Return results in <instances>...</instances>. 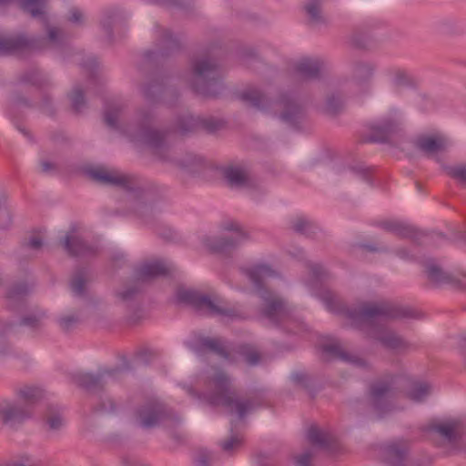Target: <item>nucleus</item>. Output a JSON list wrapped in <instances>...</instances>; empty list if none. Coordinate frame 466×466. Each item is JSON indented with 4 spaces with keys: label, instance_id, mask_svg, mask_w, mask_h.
<instances>
[{
    "label": "nucleus",
    "instance_id": "1",
    "mask_svg": "<svg viewBox=\"0 0 466 466\" xmlns=\"http://www.w3.org/2000/svg\"><path fill=\"white\" fill-rule=\"evenodd\" d=\"M123 110L124 105L120 102L107 103L104 112L106 125L123 133L131 141L147 146L159 160L177 169L179 178L184 183L190 177L199 176L207 168L204 157L191 152H177L167 144L165 133L150 127L153 119L150 110H139L137 126L127 127L119 124Z\"/></svg>",
    "mask_w": 466,
    "mask_h": 466
},
{
    "label": "nucleus",
    "instance_id": "2",
    "mask_svg": "<svg viewBox=\"0 0 466 466\" xmlns=\"http://www.w3.org/2000/svg\"><path fill=\"white\" fill-rule=\"evenodd\" d=\"M347 317L351 324L361 329H370L368 335L394 353H403L410 347L402 336L390 329H374L372 326L380 321L394 319H420V315L409 306L394 302H364L358 308L347 310Z\"/></svg>",
    "mask_w": 466,
    "mask_h": 466
},
{
    "label": "nucleus",
    "instance_id": "3",
    "mask_svg": "<svg viewBox=\"0 0 466 466\" xmlns=\"http://www.w3.org/2000/svg\"><path fill=\"white\" fill-rule=\"evenodd\" d=\"M204 383L205 390L201 393H198L191 387H187V393L206 400L212 406H223L229 413H236L240 420L258 406L252 399H238L232 388L231 379L220 369L212 368L208 370Z\"/></svg>",
    "mask_w": 466,
    "mask_h": 466
},
{
    "label": "nucleus",
    "instance_id": "4",
    "mask_svg": "<svg viewBox=\"0 0 466 466\" xmlns=\"http://www.w3.org/2000/svg\"><path fill=\"white\" fill-rule=\"evenodd\" d=\"M240 271L250 281L255 292L262 300L261 316L273 327L291 323V309L288 302L266 288V280L278 278L279 273L271 266L264 263L241 268Z\"/></svg>",
    "mask_w": 466,
    "mask_h": 466
},
{
    "label": "nucleus",
    "instance_id": "5",
    "mask_svg": "<svg viewBox=\"0 0 466 466\" xmlns=\"http://www.w3.org/2000/svg\"><path fill=\"white\" fill-rule=\"evenodd\" d=\"M240 96L243 101L261 111L272 112L282 122L294 128H297L306 116L304 104L289 91L280 93L274 101L255 87L244 91Z\"/></svg>",
    "mask_w": 466,
    "mask_h": 466
},
{
    "label": "nucleus",
    "instance_id": "6",
    "mask_svg": "<svg viewBox=\"0 0 466 466\" xmlns=\"http://www.w3.org/2000/svg\"><path fill=\"white\" fill-rule=\"evenodd\" d=\"M187 81L196 94L205 97H216L224 88L218 62L210 53L191 59Z\"/></svg>",
    "mask_w": 466,
    "mask_h": 466
},
{
    "label": "nucleus",
    "instance_id": "7",
    "mask_svg": "<svg viewBox=\"0 0 466 466\" xmlns=\"http://www.w3.org/2000/svg\"><path fill=\"white\" fill-rule=\"evenodd\" d=\"M176 299L179 303L188 305L197 311L210 316H218L231 320L244 318L239 307L231 306L219 298L212 299L195 289H178L176 292Z\"/></svg>",
    "mask_w": 466,
    "mask_h": 466
},
{
    "label": "nucleus",
    "instance_id": "8",
    "mask_svg": "<svg viewBox=\"0 0 466 466\" xmlns=\"http://www.w3.org/2000/svg\"><path fill=\"white\" fill-rule=\"evenodd\" d=\"M17 397L15 401H0V420L11 428L31 418L33 406L43 397V390L35 386H24L17 390Z\"/></svg>",
    "mask_w": 466,
    "mask_h": 466
},
{
    "label": "nucleus",
    "instance_id": "9",
    "mask_svg": "<svg viewBox=\"0 0 466 466\" xmlns=\"http://www.w3.org/2000/svg\"><path fill=\"white\" fill-rule=\"evenodd\" d=\"M46 27L47 36H28L25 34L0 35V55L9 56L22 51H43L47 48L48 43L60 45L62 32L58 27L42 22Z\"/></svg>",
    "mask_w": 466,
    "mask_h": 466
},
{
    "label": "nucleus",
    "instance_id": "10",
    "mask_svg": "<svg viewBox=\"0 0 466 466\" xmlns=\"http://www.w3.org/2000/svg\"><path fill=\"white\" fill-rule=\"evenodd\" d=\"M155 48L144 53L147 63H160L182 49V36L172 30L155 25Z\"/></svg>",
    "mask_w": 466,
    "mask_h": 466
},
{
    "label": "nucleus",
    "instance_id": "11",
    "mask_svg": "<svg viewBox=\"0 0 466 466\" xmlns=\"http://www.w3.org/2000/svg\"><path fill=\"white\" fill-rule=\"evenodd\" d=\"M168 272L169 268L164 261L156 260L145 263L135 269L130 283L124 290L118 291L116 295L122 301H131L142 292L145 282L160 276H166Z\"/></svg>",
    "mask_w": 466,
    "mask_h": 466
},
{
    "label": "nucleus",
    "instance_id": "12",
    "mask_svg": "<svg viewBox=\"0 0 466 466\" xmlns=\"http://www.w3.org/2000/svg\"><path fill=\"white\" fill-rule=\"evenodd\" d=\"M432 430L437 432L448 455L466 454V423L452 419L435 424Z\"/></svg>",
    "mask_w": 466,
    "mask_h": 466
},
{
    "label": "nucleus",
    "instance_id": "13",
    "mask_svg": "<svg viewBox=\"0 0 466 466\" xmlns=\"http://www.w3.org/2000/svg\"><path fill=\"white\" fill-rule=\"evenodd\" d=\"M223 228L232 232V236L220 237L205 235L201 238L202 244L212 252H228L233 250L250 239L248 232L244 230L238 221H228Z\"/></svg>",
    "mask_w": 466,
    "mask_h": 466
},
{
    "label": "nucleus",
    "instance_id": "14",
    "mask_svg": "<svg viewBox=\"0 0 466 466\" xmlns=\"http://www.w3.org/2000/svg\"><path fill=\"white\" fill-rule=\"evenodd\" d=\"M141 91L144 98L149 103L161 101L168 106H173L179 98V93L170 84V78L162 74H157L150 83L142 86Z\"/></svg>",
    "mask_w": 466,
    "mask_h": 466
},
{
    "label": "nucleus",
    "instance_id": "15",
    "mask_svg": "<svg viewBox=\"0 0 466 466\" xmlns=\"http://www.w3.org/2000/svg\"><path fill=\"white\" fill-rule=\"evenodd\" d=\"M127 370V368L117 366L114 368H99L96 373L79 372L74 376L76 383L89 392L102 390L106 385L116 381Z\"/></svg>",
    "mask_w": 466,
    "mask_h": 466
},
{
    "label": "nucleus",
    "instance_id": "16",
    "mask_svg": "<svg viewBox=\"0 0 466 466\" xmlns=\"http://www.w3.org/2000/svg\"><path fill=\"white\" fill-rule=\"evenodd\" d=\"M380 227L400 238H411L420 244L438 246L446 240V236L440 232H420L410 224L396 220L382 221Z\"/></svg>",
    "mask_w": 466,
    "mask_h": 466
},
{
    "label": "nucleus",
    "instance_id": "17",
    "mask_svg": "<svg viewBox=\"0 0 466 466\" xmlns=\"http://www.w3.org/2000/svg\"><path fill=\"white\" fill-rule=\"evenodd\" d=\"M172 415L171 410L163 402L151 400L137 409L135 418L141 428L153 429L171 419Z\"/></svg>",
    "mask_w": 466,
    "mask_h": 466
},
{
    "label": "nucleus",
    "instance_id": "18",
    "mask_svg": "<svg viewBox=\"0 0 466 466\" xmlns=\"http://www.w3.org/2000/svg\"><path fill=\"white\" fill-rule=\"evenodd\" d=\"M394 377L374 382L370 389V398L377 419H382L393 410Z\"/></svg>",
    "mask_w": 466,
    "mask_h": 466
},
{
    "label": "nucleus",
    "instance_id": "19",
    "mask_svg": "<svg viewBox=\"0 0 466 466\" xmlns=\"http://www.w3.org/2000/svg\"><path fill=\"white\" fill-rule=\"evenodd\" d=\"M370 134L368 141L386 143L391 137L402 131V119L397 109L370 125Z\"/></svg>",
    "mask_w": 466,
    "mask_h": 466
},
{
    "label": "nucleus",
    "instance_id": "20",
    "mask_svg": "<svg viewBox=\"0 0 466 466\" xmlns=\"http://www.w3.org/2000/svg\"><path fill=\"white\" fill-rule=\"evenodd\" d=\"M377 66L373 62L364 60L352 62L350 73L355 96L370 94Z\"/></svg>",
    "mask_w": 466,
    "mask_h": 466
},
{
    "label": "nucleus",
    "instance_id": "21",
    "mask_svg": "<svg viewBox=\"0 0 466 466\" xmlns=\"http://www.w3.org/2000/svg\"><path fill=\"white\" fill-rule=\"evenodd\" d=\"M86 174L101 185L119 187L127 190L133 189L131 186L132 177L116 171H107L103 167H90L86 170Z\"/></svg>",
    "mask_w": 466,
    "mask_h": 466
},
{
    "label": "nucleus",
    "instance_id": "22",
    "mask_svg": "<svg viewBox=\"0 0 466 466\" xmlns=\"http://www.w3.org/2000/svg\"><path fill=\"white\" fill-rule=\"evenodd\" d=\"M410 441L404 438L392 440L381 446V453L390 466H404Z\"/></svg>",
    "mask_w": 466,
    "mask_h": 466
},
{
    "label": "nucleus",
    "instance_id": "23",
    "mask_svg": "<svg viewBox=\"0 0 466 466\" xmlns=\"http://www.w3.org/2000/svg\"><path fill=\"white\" fill-rule=\"evenodd\" d=\"M223 126V122L214 117H200L192 115H185L177 119V128L180 133L186 134L198 128H203L208 132H214Z\"/></svg>",
    "mask_w": 466,
    "mask_h": 466
},
{
    "label": "nucleus",
    "instance_id": "24",
    "mask_svg": "<svg viewBox=\"0 0 466 466\" xmlns=\"http://www.w3.org/2000/svg\"><path fill=\"white\" fill-rule=\"evenodd\" d=\"M60 244L71 257H86L96 254L97 250L96 247L75 235H66L60 239Z\"/></svg>",
    "mask_w": 466,
    "mask_h": 466
},
{
    "label": "nucleus",
    "instance_id": "25",
    "mask_svg": "<svg viewBox=\"0 0 466 466\" xmlns=\"http://www.w3.org/2000/svg\"><path fill=\"white\" fill-rule=\"evenodd\" d=\"M322 350L330 358L339 360L354 367L360 369H369L370 367L367 360L360 357L359 355L344 350L339 344L333 343L324 345Z\"/></svg>",
    "mask_w": 466,
    "mask_h": 466
},
{
    "label": "nucleus",
    "instance_id": "26",
    "mask_svg": "<svg viewBox=\"0 0 466 466\" xmlns=\"http://www.w3.org/2000/svg\"><path fill=\"white\" fill-rule=\"evenodd\" d=\"M415 147L427 157H433L439 152L446 150L448 140L440 136H420L414 141Z\"/></svg>",
    "mask_w": 466,
    "mask_h": 466
},
{
    "label": "nucleus",
    "instance_id": "27",
    "mask_svg": "<svg viewBox=\"0 0 466 466\" xmlns=\"http://www.w3.org/2000/svg\"><path fill=\"white\" fill-rule=\"evenodd\" d=\"M127 18V12L118 6L108 7L103 11L100 25L109 41L113 40L114 25Z\"/></svg>",
    "mask_w": 466,
    "mask_h": 466
},
{
    "label": "nucleus",
    "instance_id": "28",
    "mask_svg": "<svg viewBox=\"0 0 466 466\" xmlns=\"http://www.w3.org/2000/svg\"><path fill=\"white\" fill-rule=\"evenodd\" d=\"M188 347L198 355H203L210 351L226 360L229 357V353L218 339L201 338L197 341L188 343Z\"/></svg>",
    "mask_w": 466,
    "mask_h": 466
},
{
    "label": "nucleus",
    "instance_id": "29",
    "mask_svg": "<svg viewBox=\"0 0 466 466\" xmlns=\"http://www.w3.org/2000/svg\"><path fill=\"white\" fill-rule=\"evenodd\" d=\"M324 63L319 58H302L295 65V72L305 80H315L320 77Z\"/></svg>",
    "mask_w": 466,
    "mask_h": 466
},
{
    "label": "nucleus",
    "instance_id": "30",
    "mask_svg": "<svg viewBox=\"0 0 466 466\" xmlns=\"http://www.w3.org/2000/svg\"><path fill=\"white\" fill-rule=\"evenodd\" d=\"M11 106L14 107L16 106H25L28 108L36 107L41 113L46 116H53L55 114V107L53 105V101L48 95H43L41 102L37 105L32 103L27 98L21 96L19 93L14 94L11 99Z\"/></svg>",
    "mask_w": 466,
    "mask_h": 466
},
{
    "label": "nucleus",
    "instance_id": "31",
    "mask_svg": "<svg viewBox=\"0 0 466 466\" xmlns=\"http://www.w3.org/2000/svg\"><path fill=\"white\" fill-rule=\"evenodd\" d=\"M424 271L429 280L436 285H449L451 271L444 270L433 258H428L423 263Z\"/></svg>",
    "mask_w": 466,
    "mask_h": 466
},
{
    "label": "nucleus",
    "instance_id": "32",
    "mask_svg": "<svg viewBox=\"0 0 466 466\" xmlns=\"http://www.w3.org/2000/svg\"><path fill=\"white\" fill-rule=\"evenodd\" d=\"M224 177L231 187L240 188L248 185L249 178L246 169L238 166H229L223 170Z\"/></svg>",
    "mask_w": 466,
    "mask_h": 466
},
{
    "label": "nucleus",
    "instance_id": "33",
    "mask_svg": "<svg viewBox=\"0 0 466 466\" xmlns=\"http://www.w3.org/2000/svg\"><path fill=\"white\" fill-rule=\"evenodd\" d=\"M307 439L314 446L324 450H330L335 443V439L330 433L317 426H311L308 430Z\"/></svg>",
    "mask_w": 466,
    "mask_h": 466
},
{
    "label": "nucleus",
    "instance_id": "34",
    "mask_svg": "<svg viewBox=\"0 0 466 466\" xmlns=\"http://www.w3.org/2000/svg\"><path fill=\"white\" fill-rule=\"evenodd\" d=\"M46 0H19V7L33 18L47 23Z\"/></svg>",
    "mask_w": 466,
    "mask_h": 466
},
{
    "label": "nucleus",
    "instance_id": "35",
    "mask_svg": "<svg viewBox=\"0 0 466 466\" xmlns=\"http://www.w3.org/2000/svg\"><path fill=\"white\" fill-rule=\"evenodd\" d=\"M432 391L433 387L431 383L426 381H416L411 384L407 395L410 400L420 403L425 401Z\"/></svg>",
    "mask_w": 466,
    "mask_h": 466
},
{
    "label": "nucleus",
    "instance_id": "36",
    "mask_svg": "<svg viewBox=\"0 0 466 466\" xmlns=\"http://www.w3.org/2000/svg\"><path fill=\"white\" fill-rule=\"evenodd\" d=\"M46 318L47 315L44 309L35 308L21 319L20 325L28 327L31 329H39L42 328Z\"/></svg>",
    "mask_w": 466,
    "mask_h": 466
},
{
    "label": "nucleus",
    "instance_id": "37",
    "mask_svg": "<svg viewBox=\"0 0 466 466\" xmlns=\"http://www.w3.org/2000/svg\"><path fill=\"white\" fill-rule=\"evenodd\" d=\"M87 283V271L85 268L78 269L70 281V288L76 297H84Z\"/></svg>",
    "mask_w": 466,
    "mask_h": 466
},
{
    "label": "nucleus",
    "instance_id": "38",
    "mask_svg": "<svg viewBox=\"0 0 466 466\" xmlns=\"http://www.w3.org/2000/svg\"><path fill=\"white\" fill-rule=\"evenodd\" d=\"M291 228L296 233L309 238L313 237L318 230L316 225L303 217L295 218L292 221Z\"/></svg>",
    "mask_w": 466,
    "mask_h": 466
},
{
    "label": "nucleus",
    "instance_id": "39",
    "mask_svg": "<svg viewBox=\"0 0 466 466\" xmlns=\"http://www.w3.org/2000/svg\"><path fill=\"white\" fill-rule=\"evenodd\" d=\"M21 83L31 84L38 87H44L49 85V80L46 76L37 69H32L20 76Z\"/></svg>",
    "mask_w": 466,
    "mask_h": 466
},
{
    "label": "nucleus",
    "instance_id": "40",
    "mask_svg": "<svg viewBox=\"0 0 466 466\" xmlns=\"http://www.w3.org/2000/svg\"><path fill=\"white\" fill-rule=\"evenodd\" d=\"M238 353L243 357L245 362L249 366H256L260 362V354L253 345H239Z\"/></svg>",
    "mask_w": 466,
    "mask_h": 466
},
{
    "label": "nucleus",
    "instance_id": "41",
    "mask_svg": "<svg viewBox=\"0 0 466 466\" xmlns=\"http://www.w3.org/2000/svg\"><path fill=\"white\" fill-rule=\"evenodd\" d=\"M322 0H308L304 8L305 11L313 24L324 23V17L321 15Z\"/></svg>",
    "mask_w": 466,
    "mask_h": 466
},
{
    "label": "nucleus",
    "instance_id": "42",
    "mask_svg": "<svg viewBox=\"0 0 466 466\" xmlns=\"http://www.w3.org/2000/svg\"><path fill=\"white\" fill-rule=\"evenodd\" d=\"M345 96L338 93H332L327 97L325 110L329 115L339 114L344 107Z\"/></svg>",
    "mask_w": 466,
    "mask_h": 466
},
{
    "label": "nucleus",
    "instance_id": "43",
    "mask_svg": "<svg viewBox=\"0 0 466 466\" xmlns=\"http://www.w3.org/2000/svg\"><path fill=\"white\" fill-rule=\"evenodd\" d=\"M315 451L312 448H307L302 451L292 455L294 466H314L313 458Z\"/></svg>",
    "mask_w": 466,
    "mask_h": 466
},
{
    "label": "nucleus",
    "instance_id": "44",
    "mask_svg": "<svg viewBox=\"0 0 466 466\" xmlns=\"http://www.w3.org/2000/svg\"><path fill=\"white\" fill-rule=\"evenodd\" d=\"M235 421L230 422L231 436L228 440L220 442L221 450L230 454L235 449L238 448L242 443V439L239 435L234 433Z\"/></svg>",
    "mask_w": 466,
    "mask_h": 466
},
{
    "label": "nucleus",
    "instance_id": "45",
    "mask_svg": "<svg viewBox=\"0 0 466 466\" xmlns=\"http://www.w3.org/2000/svg\"><path fill=\"white\" fill-rule=\"evenodd\" d=\"M32 289V287L25 282H20L13 285L8 293L7 299L10 301H16L22 299Z\"/></svg>",
    "mask_w": 466,
    "mask_h": 466
},
{
    "label": "nucleus",
    "instance_id": "46",
    "mask_svg": "<svg viewBox=\"0 0 466 466\" xmlns=\"http://www.w3.org/2000/svg\"><path fill=\"white\" fill-rule=\"evenodd\" d=\"M66 19L68 23L77 27L85 26L86 20L84 11L76 6L69 8Z\"/></svg>",
    "mask_w": 466,
    "mask_h": 466
},
{
    "label": "nucleus",
    "instance_id": "47",
    "mask_svg": "<svg viewBox=\"0 0 466 466\" xmlns=\"http://www.w3.org/2000/svg\"><path fill=\"white\" fill-rule=\"evenodd\" d=\"M70 100L73 109L79 113L81 112L85 106H86V99L85 95L81 87L76 86L74 87L71 95H70Z\"/></svg>",
    "mask_w": 466,
    "mask_h": 466
},
{
    "label": "nucleus",
    "instance_id": "48",
    "mask_svg": "<svg viewBox=\"0 0 466 466\" xmlns=\"http://www.w3.org/2000/svg\"><path fill=\"white\" fill-rule=\"evenodd\" d=\"M444 169L450 177L466 186V165L444 167Z\"/></svg>",
    "mask_w": 466,
    "mask_h": 466
},
{
    "label": "nucleus",
    "instance_id": "49",
    "mask_svg": "<svg viewBox=\"0 0 466 466\" xmlns=\"http://www.w3.org/2000/svg\"><path fill=\"white\" fill-rule=\"evenodd\" d=\"M158 2L169 8L188 10L195 6L196 0H158Z\"/></svg>",
    "mask_w": 466,
    "mask_h": 466
},
{
    "label": "nucleus",
    "instance_id": "50",
    "mask_svg": "<svg viewBox=\"0 0 466 466\" xmlns=\"http://www.w3.org/2000/svg\"><path fill=\"white\" fill-rule=\"evenodd\" d=\"M449 285L458 289H466V271L462 269L452 271Z\"/></svg>",
    "mask_w": 466,
    "mask_h": 466
},
{
    "label": "nucleus",
    "instance_id": "51",
    "mask_svg": "<svg viewBox=\"0 0 466 466\" xmlns=\"http://www.w3.org/2000/svg\"><path fill=\"white\" fill-rule=\"evenodd\" d=\"M439 28L445 34H454L461 32V28L459 23L452 18H444L439 22Z\"/></svg>",
    "mask_w": 466,
    "mask_h": 466
},
{
    "label": "nucleus",
    "instance_id": "52",
    "mask_svg": "<svg viewBox=\"0 0 466 466\" xmlns=\"http://www.w3.org/2000/svg\"><path fill=\"white\" fill-rule=\"evenodd\" d=\"M350 170L360 179L367 182L370 185H373L370 170L369 167L363 165L352 166Z\"/></svg>",
    "mask_w": 466,
    "mask_h": 466
},
{
    "label": "nucleus",
    "instance_id": "53",
    "mask_svg": "<svg viewBox=\"0 0 466 466\" xmlns=\"http://www.w3.org/2000/svg\"><path fill=\"white\" fill-rule=\"evenodd\" d=\"M96 412L112 414L116 410V405L111 398H105L95 408Z\"/></svg>",
    "mask_w": 466,
    "mask_h": 466
},
{
    "label": "nucleus",
    "instance_id": "54",
    "mask_svg": "<svg viewBox=\"0 0 466 466\" xmlns=\"http://www.w3.org/2000/svg\"><path fill=\"white\" fill-rule=\"evenodd\" d=\"M46 423L50 431H58L63 426V419L57 412H54L50 410L49 414L46 418Z\"/></svg>",
    "mask_w": 466,
    "mask_h": 466
},
{
    "label": "nucleus",
    "instance_id": "55",
    "mask_svg": "<svg viewBox=\"0 0 466 466\" xmlns=\"http://www.w3.org/2000/svg\"><path fill=\"white\" fill-rule=\"evenodd\" d=\"M78 317L73 314L61 316L57 319L59 327L64 331L71 330L78 323Z\"/></svg>",
    "mask_w": 466,
    "mask_h": 466
},
{
    "label": "nucleus",
    "instance_id": "56",
    "mask_svg": "<svg viewBox=\"0 0 466 466\" xmlns=\"http://www.w3.org/2000/svg\"><path fill=\"white\" fill-rule=\"evenodd\" d=\"M308 267L310 269L312 277L318 281L325 279L329 275L326 268L320 264L308 263Z\"/></svg>",
    "mask_w": 466,
    "mask_h": 466
},
{
    "label": "nucleus",
    "instance_id": "57",
    "mask_svg": "<svg viewBox=\"0 0 466 466\" xmlns=\"http://www.w3.org/2000/svg\"><path fill=\"white\" fill-rule=\"evenodd\" d=\"M292 381L305 390H309L311 380L304 372H295L291 375Z\"/></svg>",
    "mask_w": 466,
    "mask_h": 466
},
{
    "label": "nucleus",
    "instance_id": "58",
    "mask_svg": "<svg viewBox=\"0 0 466 466\" xmlns=\"http://www.w3.org/2000/svg\"><path fill=\"white\" fill-rule=\"evenodd\" d=\"M81 66L86 72L89 73L90 76L94 77L96 76V71L98 67L97 60L95 56H88L81 62Z\"/></svg>",
    "mask_w": 466,
    "mask_h": 466
},
{
    "label": "nucleus",
    "instance_id": "59",
    "mask_svg": "<svg viewBox=\"0 0 466 466\" xmlns=\"http://www.w3.org/2000/svg\"><path fill=\"white\" fill-rule=\"evenodd\" d=\"M213 461L214 455L208 451H200L195 460L197 466H210Z\"/></svg>",
    "mask_w": 466,
    "mask_h": 466
},
{
    "label": "nucleus",
    "instance_id": "60",
    "mask_svg": "<svg viewBox=\"0 0 466 466\" xmlns=\"http://www.w3.org/2000/svg\"><path fill=\"white\" fill-rule=\"evenodd\" d=\"M393 82L397 86H407L410 83L409 75L400 69L396 70Z\"/></svg>",
    "mask_w": 466,
    "mask_h": 466
},
{
    "label": "nucleus",
    "instance_id": "61",
    "mask_svg": "<svg viewBox=\"0 0 466 466\" xmlns=\"http://www.w3.org/2000/svg\"><path fill=\"white\" fill-rule=\"evenodd\" d=\"M350 43L357 48H366L368 46L369 40L367 37H362L359 34H354L350 38Z\"/></svg>",
    "mask_w": 466,
    "mask_h": 466
},
{
    "label": "nucleus",
    "instance_id": "62",
    "mask_svg": "<svg viewBox=\"0 0 466 466\" xmlns=\"http://www.w3.org/2000/svg\"><path fill=\"white\" fill-rule=\"evenodd\" d=\"M44 242L41 237L39 236H31L27 242L25 243V246L31 249L37 250L42 248Z\"/></svg>",
    "mask_w": 466,
    "mask_h": 466
},
{
    "label": "nucleus",
    "instance_id": "63",
    "mask_svg": "<svg viewBox=\"0 0 466 466\" xmlns=\"http://www.w3.org/2000/svg\"><path fill=\"white\" fill-rule=\"evenodd\" d=\"M10 466H36V464L30 458L23 456L19 460L12 462Z\"/></svg>",
    "mask_w": 466,
    "mask_h": 466
},
{
    "label": "nucleus",
    "instance_id": "64",
    "mask_svg": "<svg viewBox=\"0 0 466 466\" xmlns=\"http://www.w3.org/2000/svg\"><path fill=\"white\" fill-rule=\"evenodd\" d=\"M257 463L258 466H269L271 464L270 458L263 453H260L257 457Z\"/></svg>",
    "mask_w": 466,
    "mask_h": 466
}]
</instances>
